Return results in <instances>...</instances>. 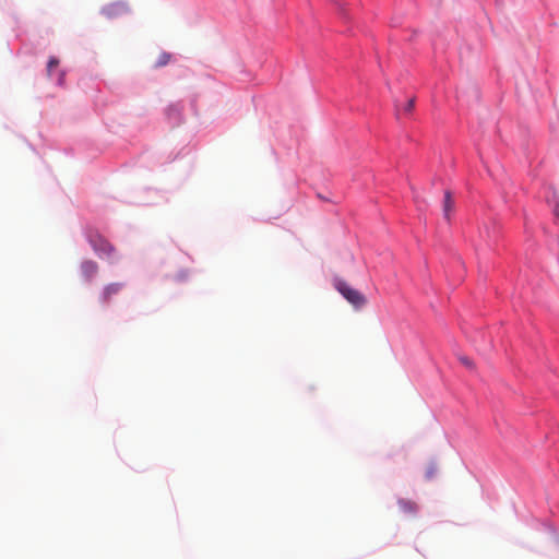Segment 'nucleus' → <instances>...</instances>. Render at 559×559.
Here are the masks:
<instances>
[{"label":"nucleus","mask_w":559,"mask_h":559,"mask_svg":"<svg viewBox=\"0 0 559 559\" xmlns=\"http://www.w3.org/2000/svg\"><path fill=\"white\" fill-rule=\"evenodd\" d=\"M414 106H415V99L414 98H411L407 104L405 105L404 107V111L405 112H411L413 109H414Z\"/></svg>","instance_id":"obj_12"},{"label":"nucleus","mask_w":559,"mask_h":559,"mask_svg":"<svg viewBox=\"0 0 559 559\" xmlns=\"http://www.w3.org/2000/svg\"><path fill=\"white\" fill-rule=\"evenodd\" d=\"M122 283H110L104 287L103 293L100 295V301L103 304H107L111 300V297L119 294L122 289Z\"/></svg>","instance_id":"obj_3"},{"label":"nucleus","mask_w":559,"mask_h":559,"mask_svg":"<svg viewBox=\"0 0 559 559\" xmlns=\"http://www.w3.org/2000/svg\"><path fill=\"white\" fill-rule=\"evenodd\" d=\"M399 506H400V509L404 513H408V514H415L418 509L416 502H414L412 500H407V499H400Z\"/></svg>","instance_id":"obj_6"},{"label":"nucleus","mask_w":559,"mask_h":559,"mask_svg":"<svg viewBox=\"0 0 559 559\" xmlns=\"http://www.w3.org/2000/svg\"><path fill=\"white\" fill-rule=\"evenodd\" d=\"M170 59V56L167 55V53H163L160 57H159V60L157 61V66L158 67H162V66H165L168 63Z\"/></svg>","instance_id":"obj_11"},{"label":"nucleus","mask_w":559,"mask_h":559,"mask_svg":"<svg viewBox=\"0 0 559 559\" xmlns=\"http://www.w3.org/2000/svg\"><path fill=\"white\" fill-rule=\"evenodd\" d=\"M62 80H63V74H60L59 79H58V83L61 84L62 83Z\"/></svg>","instance_id":"obj_13"},{"label":"nucleus","mask_w":559,"mask_h":559,"mask_svg":"<svg viewBox=\"0 0 559 559\" xmlns=\"http://www.w3.org/2000/svg\"><path fill=\"white\" fill-rule=\"evenodd\" d=\"M58 66H59V60L56 57H50L48 64H47L48 76H51L52 70L56 69Z\"/></svg>","instance_id":"obj_9"},{"label":"nucleus","mask_w":559,"mask_h":559,"mask_svg":"<svg viewBox=\"0 0 559 559\" xmlns=\"http://www.w3.org/2000/svg\"><path fill=\"white\" fill-rule=\"evenodd\" d=\"M81 272L86 281H92L98 272V264L92 260L83 261L81 264Z\"/></svg>","instance_id":"obj_4"},{"label":"nucleus","mask_w":559,"mask_h":559,"mask_svg":"<svg viewBox=\"0 0 559 559\" xmlns=\"http://www.w3.org/2000/svg\"><path fill=\"white\" fill-rule=\"evenodd\" d=\"M548 202L552 205L555 215L559 217V195L557 192H552L551 197L548 198Z\"/></svg>","instance_id":"obj_8"},{"label":"nucleus","mask_w":559,"mask_h":559,"mask_svg":"<svg viewBox=\"0 0 559 559\" xmlns=\"http://www.w3.org/2000/svg\"><path fill=\"white\" fill-rule=\"evenodd\" d=\"M459 360H460V361H461V364H462L463 366H465L466 368H468V369H474V362H473V360H472V359H469L468 357H466V356H460V357H459Z\"/></svg>","instance_id":"obj_10"},{"label":"nucleus","mask_w":559,"mask_h":559,"mask_svg":"<svg viewBox=\"0 0 559 559\" xmlns=\"http://www.w3.org/2000/svg\"><path fill=\"white\" fill-rule=\"evenodd\" d=\"M122 11H123V5H121V4H111V5L106 7L103 10V13L106 14L108 17H111V16L118 15Z\"/></svg>","instance_id":"obj_7"},{"label":"nucleus","mask_w":559,"mask_h":559,"mask_svg":"<svg viewBox=\"0 0 559 559\" xmlns=\"http://www.w3.org/2000/svg\"><path fill=\"white\" fill-rule=\"evenodd\" d=\"M336 289L342 294V296L354 307L360 308L366 305V298L362 294H360L357 289L352 288L346 282L337 281Z\"/></svg>","instance_id":"obj_2"},{"label":"nucleus","mask_w":559,"mask_h":559,"mask_svg":"<svg viewBox=\"0 0 559 559\" xmlns=\"http://www.w3.org/2000/svg\"><path fill=\"white\" fill-rule=\"evenodd\" d=\"M454 209V201L452 199V193L450 191L444 192L443 199V216L445 219H450L451 212Z\"/></svg>","instance_id":"obj_5"},{"label":"nucleus","mask_w":559,"mask_h":559,"mask_svg":"<svg viewBox=\"0 0 559 559\" xmlns=\"http://www.w3.org/2000/svg\"><path fill=\"white\" fill-rule=\"evenodd\" d=\"M90 243L99 258L115 261V248L103 236L96 234L90 237Z\"/></svg>","instance_id":"obj_1"}]
</instances>
